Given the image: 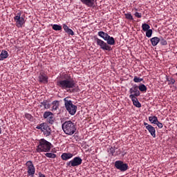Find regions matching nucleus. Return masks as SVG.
Wrapping results in <instances>:
<instances>
[{"instance_id": "obj_35", "label": "nucleus", "mask_w": 177, "mask_h": 177, "mask_svg": "<svg viewBox=\"0 0 177 177\" xmlns=\"http://www.w3.org/2000/svg\"><path fill=\"white\" fill-rule=\"evenodd\" d=\"M48 127V124L46 122L41 123V132H44Z\"/></svg>"}, {"instance_id": "obj_30", "label": "nucleus", "mask_w": 177, "mask_h": 177, "mask_svg": "<svg viewBox=\"0 0 177 177\" xmlns=\"http://www.w3.org/2000/svg\"><path fill=\"white\" fill-rule=\"evenodd\" d=\"M160 45L165 46L166 45H168V42L167 41V40L164 39V38L160 37Z\"/></svg>"}, {"instance_id": "obj_1", "label": "nucleus", "mask_w": 177, "mask_h": 177, "mask_svg": "<svg viewBox=\"0 0 177 177\" xmlns=\"http://www.w3.org/2000/svg\"><path fill=\"white\" fill-rule=\"evenodd\" d=\"M56 84L58 88L66 91L68 93L80 92L78 86L75 88V80H74V78H73L70 73H62L58 76Z\"/></svg>"}, {"instance_id": "obj_37", "label": "nucleus", "mask_w": 177, "mask_h": 177, "mask_svg": "<svg viewBox=\"0 0 177 177\" xmlns=\"http://www.w3.org/2000/svg\"><path fill=\"white\" fill-rule=\"evenodd\" d=\"M134 16L138 17V19H142V13L136 12L134 13Z\"/></svg>"}, {"instance_id": "obj_9", "label": "nucleus", "mask_w": 177, "mask_h": 177, "mask_svg": "<svg viewBox=\"0 0 177 177\" xmlns=\"http://www.w3.org/2000/svg\"><path fill=\"white\" fill-rule=\"evenodd\" d=\"M43 118L46 120V122L48 124H50V125H53V124H55V115H53V113L50 111L44 112L43 114Z\"/></svg>"}, {"instance_id": "obj_29", "label": "nucleus", "mask_w": 177, "mask_h": 177, "mask_svg": "<svg viewBox=\"0 0 177 177\" xmlns=\"http://www.w3.org/2000/svg\"><path fill=\"white\" fill-rule=\"evenodd\" d=\"M142 28L143 31H148V30H150V25L147 24H142Z\"/></svg>"}, {"instance_id": "obj_34", "label": "nucleus", "mask_w": 177, "mask_h": 177, "mask_svg": "<svg viewBox=\"0 0 177 177\" xmlns=\"http://www.w3.org/2000/svg\"><path fill=\"white\" fill-rule=\"evenodd\" d=\"M167 81L169 82L168 85H174L175 84V79L171 77V78H167Z\"/></svg>"}, {"instance_id": "obj_33", "label": "nucleus", "mask_w": 177, "mask_h": 177, "mask_svg": "<svg viewBox=\"0 0 177 177\" xmlns=\"http://www.w3.org/2000/svg\"><path fill=\"white\" fill-rule=\"evenodd\" d=\"M151 35H153V30L149 29L146 31V37H147V38H150Z\"/></svg>"}, {"instance_id": "obj_14", "label": "nucleus", "mask_w": 177, "mask_h": 177, "mask_svg": "<svg viewBox=\"0 0 177 177\" xmlns=\"http://www.w3.org/2000/svg\"><path fill=\"white\" fill-rule=\"evenodd\" d=\"M73 156L74 155L71 153H64L62 154L61 158L63 160V161H67L71 158H73Z\"/></svg>"}, {"instance_id": "obj_11", "label": "nucleus", "mask_w": 177, "mask_h": 177, "mask_svg": "<svg viewBox=\"0 0 177 177\" xmlns=\"http://www.w3.org/2000/svg\"><path fill=\"white\" fill-rule=\"evenodd\" d=\"M129 93H130L129 97H138V96H140V91H139L138 85H133V86L129 88Z\"/></svg>"}, {"instance_id": "obj_2", "label": "nucleus", "mask_w": 177, "mask_h": 177, "mask_svg": "<svg viewBox=\"0 0 177 177\" xmlns=\"http://www.w3.org/2000/svg\"><path fill=\"white\" fill-rule=\"evenodd\" d=\"M94 40L97 46L100 47V49H102V50H107L108 52L113 50L111 46L115 45V39L110 35L105 39L106 43L96 36L94 37Z\"/></svg>"}, {"instance_id": "obj_10", "label": "nucleus", "mask_w": 177, "mask_h": 177, "mask_svg": "<svg viewBox=\"0 0 177 177\" xmlns=\"http://www.w3.org/2000/svg\"><path fill=\"white\" fill-rule=\"evenodd\" d=\"M114 165L116 169L121 171V172H125V171H127L128 168H129L127 163H124V162L121 160H116Z\"/></svg>"}, {"instance_id": "obj_31", "label": "nucleus", "mask_w": 177, "mask_h": 177, "mask_svg": "<svg viewBox=\"0 0 177 177\" xmlns=\"http://www.w3.org/2000/svg\"><path fill=\"white\" fill-rule=\"evenodd\" d=\"M125 16V19H127V20H133V17L132 16V14L131 13H126L124 14Z\"/></svg>"}, {"instance_id": "obj_40", "label": "nucleus", "mask_w": 177, "mask_h": 177, "mask_svg": "<svg viewBox=\"0 0 177 177\" xmlns=\"http://www.w3.org/2000/svg\"><path fill=\"white\" fill-rule=\"evenodd\" d=\"M144 125H145L146 129H147V127H150L151 124H147L146 122H144Z\"/></svg>"}, {"instance_id": "obj_20", "label": "nucleus", "mask_w": 177, "mask_h": 177, "mask_svg": "<svg viewBox=\"0 0 177 177\" xmlns=\"http://www.w3.org/2000/svg\"><path fill=\"white\" fill-rule=\"evenodd\" d=\"M97 35L98 37H100V38H102L104 41H106V39H107V37L109 36V34H107L106 32H104V31H99L97 32Z\"/></svg>"}, {"instance_id": "obj_16", "label": "nucleus", "mask_w": 177, "mask_h": 177, "mask_svg": "<svg viewBox=\"0 0 177 177\" xmlns=\"http://www.w3.org/2000/svg\"><path fill=\"white\" fill-rule=\"evenodd\" d=\"M62 27L64 30L65 31V32H66V34H68V35H74V31L70 29V28H68V26L66 24H64L62 25Z\"/></svg>"}, {"instance_id": "obj_12", "label": "nucleus", "mask_w": 177, "mask_h": 177, "mask_svg": "<svg viewBox=\"0 0 177 177\" xmlns=\"http://www.w3.org/2000/svg\"><path fill=\"white\" fill-rule=\"evenodd\" d=\"M39 82L41 84H48L49 77L45 74V73H40L38 76Z\"/></svg>"}, {"instance_id": "obj_6", "label": "nucleus", "mask_w": 177, "mask_h": 177, "mask_svg": "<svg viewBox=\"0 0 177 177\" xmlns=\"http://www.w3.org/2000/svg\"><path fill=\"white\" fill-rule=\"evenodd\" d=\"M14 21L15 22V26L18 28H21V27H23L24 24L26 23V20L24 19V17H21V12L15 15Z\"/></svg>"}, {"instance_id": "obj_28", "label": "nucleus", "mask_w": 177, "mask_h": 177, "mask_svg": "<svg viewBox=\"0 0 177 177\" xmlns=\"http://www.w3.org/2000/svg\"><path fill=\"white\" fill-rule=\"evenodd\" d=\"M45 156L48 158H56L57 157V156L53 153H46Z\"/></svg>"}, {"instance_id": "obj_17", "label": "nucleus", "mask_w": 177, "mask_h": 177, "mask_svg": "<svg viewBox=\"0 0 177 177\" xmlns=\"http://www.w3.org/2000/svg\"><path fill=\"white\" fill-rule=\"evenodd\" d=\"M8 57H9V53L6 50H2L0 54V62L8 59Z\"/></svg>"}, {"instance_id": "obj_3", "label": "nucleus", "mask_w": 177, "mask_h": 177, "mask_svg": "<svg viewBox=\"0 0 177 177\" xmlns=\"http://www.w3.org/2000/svg\"><path fill=\"white\" fill-rule=\"evenodd\" d=\"M50 146H52V143L41 138L39 140L36 151L37 153H48V151H50Z\"/></svg>"}, {"instance_id": "obj_7", "label": "nucleus", "mask_w": 177, "mask_h": 177, "mask_svg": "<svg viewBox=\"0 0 177 177\" xmlns=\"http://www.w3.org/2000/svg\"><path fill=\"white\" fill-rule=\"evenodd\" d=\"M25 165L26 167L28 176L34 177V175L35 174V166H34L32 161H27Z\"/></svg>"}, {"instance_id": "obj_5", "label": "nucleus", "mask_w": 177, "mask_h": 177, "mask_svg": "<svg viewBox=\"0 0 177 177\" xmlns=\"http://www.w3.org/2000/svg\"><path fill=\"white\" fill-rule=\"evenodd\" d=\"M69 97H66L64 99L65 109L71 114V115H74L77 113V106L73 104Z\"/></svg>"}, {"instance_id": "obj_15", "label": "nucleus", "mask_w": 177, "mask_h": 177, "mask_svg": "<svg viewBox=\"0 0 177 177\" xmlns=\"http://www.w3.org/2000/svg\"><path fill=\"white\" fill-rule=\"evenodd\" d=\"M129 99H131V102H133V106L138 107V109L142 107V104H140L137 97H129Z\"/></svg>"}, {"instance_id": "obj_21", "label": "nucleus", "mask_w": 177, "mask_h": 177, "mask_svg": "<svg viewBox=\"0 0 177 177\" xmlns=\"http://www.w3.org/2000/svg\"><path fill=\"white\" fill-rule=\"evenodd\" d=\"M138 91L140 92H142V93H146L147 92V87L144 84H141L139 86H138Z\"/></svg>"}, {"instance_id": "obj_4", "label": "nucleus", "mask_w": 177, "mask_h": 177, "mask_svg": "<svg viewBox=\"0 0 177 177\" xmlns=\"http://www.w3.org/2000/svg\"><path fill=\"white\" fill-rule=\"evenodd\" d=\"M62 127L66 135H74V133H75V131H77L75 123L73 122L71 120L64 122L62 124Z\"/></svg>"}, {"instance_id": "obj_41", "label": "nucleus", "mask_w": 177, "mask_h": 177, "mask_svg": "<svg viewBox=\"0 0 177 177\" xmlns=\"http://www.w3.org/2000/svg\"><path fill=\"white\" fill-rule=\"evenodd\" d=\"M2 133V128L0 127V135Z\"/></svg>"}, {"instance_id": "obj_38", "label": "nucleus", "mask_w": 177, "mask_h": 177, "mask_svg": "<svg viewBox=\"0 0 177 177\" xmlns=\"http://www.w3.org/2000/svg\"><path fill=\"white\" fill-rule=\"evenodd\" d=\"M156 125H157L158 128L161 129L163 127L162 123L160 122L158 120L156 123H155Z\"/></svg>"}, {"instance_id": "obj_39", "label": "nucleus", "mask_w": 177, "mask_h": 177, "mask_svg": "<svg viewBox=\"0 0 177 177\" xmlns=\"http://www.w3.org/2000/svg\"><path fill=\"white\" fill-rule=\"evenodd\" d=\"M36 129H40V130L42 131V123H41L40 124L37 125V126L36 127Z\"/></svg>"}, {"instance_id": "obj_8", "label": "nucleus", "mask_w": 177, "mask_h": 177, "mask_svg": "<svg viewBox=\"0 0 177 177\" xmlns=\"http://www.w3.org/2000/svg\"><path fill=\"white\" fill-rule=\"evenodd\" d=\"M82 164V158L79 156H76L71 160L66 162V167L71 168L72 167H78Z\"/></svg>"}, {"instance_id": "obj_36", "label": "nucleus", "mask_w": 177, "mask_h": 177, "mask_svg": "<svg viewBox=\"0 0 177 177\" xmlns=\"http://www.w3.org/2000/svg\"><path fill=\"white\" fill-rule=\"evenodd\" d=\"M25 118H26V120H28V121H32L33 118H32V115H31V114L26 113Z\"/></svg>"}, {"instance_id": "obj_23", "label": "nucleus", "mask_w": 177, "mask_h": 177, "mask_svg": "<svg viewBox=\"0 0 177 177\" xmlns=\"http://www.w3.org/2000/svg\"><path fill=\"white\" fill-rule=\"evenodd\" d=\"M149 121L151 122V124H157L158 121V118H157V116H149Z\"/></svg>"}, {"instance_id": "obj_13", "label": "nucleus", "mask_w": 177, "mask_h": 177, "mask_svg": "<svg viewBox=\"0 0 177 177\" xmlns=\"http://www.w3.org/2000/svg\"><path fill=\"white\" fill-rule=\"evenodd\" d=\"M80 1L82 3H83V5L88 6V8H92V6L95 5L96 0H80Z\"/></svg>"}, {"instance_id": "obj_27", "label": "nucleus", "mask_w": 177, "mask_h": 177, "mask_svg": "<svg viewBox=\"0 0 177 177\" xmlns=\"http://www.w3.org/2000/svg\"><path fill=\"white\" fill-rule=\"evenodd\" d=\"M62 26L58 25V24H54L53 25V30L55 31H62Z\"/></svg>"}, {"instance_id": "obj_26", "label": "nucleus", "mask_w": 177, "mask_h": 177, "mask_svg": "<svg viewBox=\"0 0 177 177\" xmlns=\"http://www.w3.org/2000/svg\"><path fill=\"white\" fill-rule=\"evenodd\" d=\"M53 104V107H52V110L53 111H56L59 109V101H53L52 102Z\"/></svg>"}, {"instance_id": "obj_24", "label": "nucleus", "mask_w": 177, "mask_h": 177, "mask_svg": "<svg viewBox=\"0 0 177 177\" xmlns=\"http://www.w3.org/2000/svg\"><path fill=\"white\" fill-rule=\"evenodd\" d=\"M41 106H44V109H50V104L48 102L47 100H44L42 102H41Z\"/></svg>"}, {"instance_id": "obj_22", "label": "nucleus", "mask_w": 177, "mask_h": 177, "mask_svg": "<svg viewBox=\"0 0 177 177\" xmlns=\"http://www.w3.org/2000/svg\"><path fill=\"white\" fill-rule=\"evenodd\" d=\"M117 148H115V147H111L109 149V154H111L112 156H114L115 157V156H118V151H115Z\"/></svg>"}, {"instance_id": "obj_32", "label": "nucleus", "mask_w": 177, "mask_h": 177, "mask_svg": "<svg viewBox=\"0 0 177 177\" xmlns=\"http://www.w3.org/2000/svg\"><path fill=\"white\" fill-rule=\"evenodd\" d=\"M142 81H143V78L138 77V76H134L133 82L138 84L139 82H142Z\"/></svg>"}, {"instance_id": "obj_18", "label": "nucleus", "mask_w": 177, "mask_h": 177, "mask_svg": "<svg viewBox=\"0 0 177 177\" xmlns=\"http://www.w3.org/2000/svg\"><path fill=\"white\" fill-rule=\"evenodd\" d=\"M147 129L153 138H156V128H154V127H152L151 125L147 126Z\"/></svg>"}, {"instance_id": "obj_25", "label": "nucleus", "mask_w": 177, "mask_h": 177, "mask_svg": "<svg viewBox=\"0 0 177 177\" xmlns=\"http://www.w3.org/2000/svg\"><path fill=\"white\" fill-rule=\"evenodd\" d=\"M50 133H52V129L49 126H47L46 129L44 131V134L45 136H50Z\"/></svg>"}, {"instance_id": "obj_19", "label": "nucleus", "mask_w": 177, "mask_h": 177, "mask_svg": "<svg viewBox=\"0 0 177 177\" xmlns=\"http://www.w3.org/2000/svg\"><path fill=\"white\" fill-rule=\"evenodd\" d=\"M152 46H157L160 42V38L157 37H152L151 39Z\"/></svg>"}]
</instances>
